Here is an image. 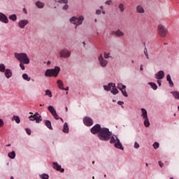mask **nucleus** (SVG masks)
<instances>
[{
  "instance_id": "nucleus-46",
  "label": "nucleus",
  "mask_w": 179,
  "mask_h": 179,
  "mask_svg": "<svg viewBox=\"0 0 179 179\" xmlns=\"http://www.w3.org/2000/svg\"><path fill=\"white\" fill-rule=\"evenodd\" d=\"M106 5H111L113 3V1L108 0L105 2Z\"/></svg>"
},
{
  "instance_id": "nucleus-24",
  "label": "nucleus",
  "mask_w": 179,
  "mask_h": 179,
  "mask_svg": "<svg viewBox=\"0 0 179 179\" xmlns=\"http://www.w3.org/2000/svg\"><path fill=\"white\" fill-rule=\"evenodd\" d=\"M115 36L117 37H123L124 36V32H122L121 30L117 29L116 31H115Z\"/></svg>"
},
{
  "instance_id": "nucleus-9",
  "label": "nucleus",
  "mask_w": 179,
  "mask_h": 179,
  "mask_svg": "<svg viewBox=\"0 0 179 179\" xmlns=\"http://www.w3.org/2000/svg\"><path fill=\"white\" fill-rule=\"evenodd\" d=\"M48 111L52 114V115L54 117L55 120H59V116L57 113V110L52 106H49L48 107Z\"/></svg>"
},
{
  "instance_id": "nucleus-41",
  "label": "nucleus",
  "mask_w": 179,
  "mask_h": 179,
  "mask_svg": "<svg viewBox=\"0 0 179 179\" xmlns=\"http://www.w3.org/2000/svg\"><path fill=\"white\" fill-rule=\"evenodd\" d=\"M152 146H153L154 149H158V148H159V143L155 142V143H154V144L152 145Z\"/></svg>"
},
{
  "instance_id": "nucleus-58",
  "label": "nucleus",
  "mask_w": 179,
  "mask_h": 179,
  "mask_svg": "<svg viewBox=\"0 0 179 179\" xmlns=\"http://www.w3.org/2000/svg\"><path fill=\"white\" fill-rule=\"evenodd\" d=\"M100 9H101V10H103V6H101L100 7Z\"/></svg>"
},
{
  "instance_id": "nucleus-14",
  "label": "nucleus",
  "mask_w": 179,
  "mask_h": 179,
  "mask_svg": "<svg viewBox=\"0 0 179 179\" xmlns=\"http://www.w3.org/2000/svg\"><path fill=\"white\" fill-rule=\"evenodd\" d=\"M126 87H127L125 85H123L122 84L117 85V89L120 90L123 96H124V97H128V94H127V91L125 90Z\"/></svg>"
},
{
  "instance_id": "nucleus-32",
  "label": "nucleus",
  "mask_w": 179,
  "mask_h": 179,
  "mask_svg": "<svg viewBox=\"0 0 179 179\" xmlns=\"http://www.w3.org/2000/svg\"><path fill=\"white\" fill-rule=\"evenodd\" d=\"M148 85H150V86H151V87H152V89H153V90H157V85H156V83H148Z\"/></svg>"
},
{
  "instance_id": "nucleus-13",
  "label": "nucleus",
  "mask_w": 179,
  "mask_h": 179,
  "mask_svg": "<svg viewBox=\"0 0 179 179\" xmlns=\"http://www.w3.org/2000/svg\"><path fill=\"white\" fill-rule=\"evenodd\" d=\"M83 122L87 127H92L93 125V120L89 117H84Z\"/></svg>"
},
{
  "instance_id": "nucleus-47",
  "label": "nucleus",
  "mask_w": 179,
  "mask_h": 179,
  "mask_svg": "<svg viewBox=\"0 0 179 179\" xmlns=\"http://www.w3.org/2000/svg\"><path fill=\"white\" fill-rule=\"evenodd\" d=\"M3 127V120L0 119V127Z\"/></svg>"
},
{
  "instance_id": "nucleus-26",
  "label": "nucleus",
  "mask_w": 179,
  "mask_h": 179,
  "mask_svg": "<svg viewBox=\"0 0 179 179\" xmlns=\"http://www.w3.org/2000/svg\"><path fill=\"white\" fill-rule=\"evenodd\" d=\"M141 113H142V117L143 118H148V111H146V109L142 108Z\"/></svg>"
},
{
  "instance_id": "nucleus-34",
  "label": "nucleus",
  "mask_w": 179,
  "mask_h": 179,
  "mask_svg": "<svg viewBox=\"0 0 179 179\" xmlns=\"http://www.w3.org/2000/svg\"><path fill=\"white\" fill-rule=\"evenodd\" d=\"M22 78L24 80H27V82H30V80L31 79L27 73H24L22 75Z\"/></svg>"
},
{
  "instance_id": "nucleus-63",
  "label": "nucleus",
  "mask_w": 179,
  "mask_h": 179,
  "mask_svg": "<svg viewBox=\"0 0 179 179\" xmlns=\"http://www.w3.org/2000/svg\"><path fill=\"white\" fill-rule=\"evenodd\" d=\"M92 164H94V161L92 162Z\"/></svg>"
},
{
  "instance_id": "nucleus-61",
  "label": "nucleus",
  "mask_w": 179,
  "mask_h": 179,
  "mask_svg": "<svg viewBox=\"0 0 179 179\" xmlns=\"http://www.w3.org/2000/svg\"><path fill=\"white\" fill-rule=\"evenodd\" d=\"M6 146H10V144L6 145Z\"/></svg>"
},
{
  "instance_id": "nucleus-29",
  "label": "nucleus",
  "mask_w": 179,
  "mask_h": 179,
  "mask_svg": "<svg viewBox=\"0 0 179 179\" xmlns=\"http://www.w3.org/2000/svg\"><path fill=\"white\" fill-rule=\"evenodd\" d=\"M45 124L49 129H52V126L51 125V122L50 120L45 121Z\"/></svg>"
},
{
  "instance_id": "nucleus-33",
  "label": "nucleus",
  "mask_w": 179,
  "mask_h": 179,
  "mask_svg": "<svg viewBox=\"0 0 179 179\" xmlns=\"http://www.w3.org/2000/svg\"><path fill=\"white\" fill-rule=\"evenodd\" d=\"M8 157H10V159H15V157H16V153L15 152V151H12L11 152H9Z\"/></svg>"
},
{
  "instance_id": "nucleus-64",
  "label": "nucleus",
  "mask_w": 179,
  "mask_h": 179,
  "mask_svg": "<svg viewBox=\"0 0 179 179\" xmlns=\"http://www.w3.org/2000/svg\"><path fill=\"white\" fill-rule=\"evenodd\" d=\"M131 63L134 64V60L131 61Z\"/></svg>"
},
{
  "instance_id": "nucleus-15",
  "label": "nucleus",
  "mask_w": 179,
  "mask_h": 179,
  "mask_svg": "<svg viewBox=\"0 0 179 179\" xmlns=\"http://www.w3.org/2000/svg\"><path fill=\"white\" fill-rule=\"evenodd\" d=\"M27 24H29V20H22L18 22V25L20 29H24Z\"/></svg>"
},
{
  "instance_id": "nucleus-2",
  "label": "nucleus",
  "mask_w": 179,
  "mask_h": 179,
  "mask_svg": "<svg viewBox=\"0 0 179 179\" xmlns=\"http://www.w3.org/2000/svg\"><path fill=\"white\" fill-rule=\"evenodd\" d=\"M14 55H15L16 59H17V61H19V62L25 64V65H29V64H30V59L27 56V54H26V53H14Z\"/></svg>"
},
{
  "instance_id": "nucleus-28",
  "label": "nucleus",
  "mask_w": 179,
  "mask_h": 179,
  "mask_svg": "<svg viewBox=\"0 0 179 179\" xmlns=\"http://www.w3.org/2000/svg\"><path fill=\"white\" fill-rule=\"evenodd\" d=\"M13 121H15L17 124H20V118L19 116L14 115L12 118Z\"/></svg>"
},
{
  "instance_id": "nucleus-50",
  "label": "nucleus",
  "mask_w": 179,
  "mask_h": 179,
  "mask_svg": "<svg viewBox=\"0 0 179 179\" xmlns=\"http://www.w3.org/2000/svg\"><path fill=\"white\" fill-rule=\"evenodd\" d=\"M117 104H119V106H122V104H124V102L123 101H119L117 102Z\"/></svg>"
},
{
  "instance_id": "nucleus-48",
  "label": "nucleus",
  "mask_w": 179,
  "mask_h": 179,
  "mask_svg": "<svg viewBox=\"0 0 179 179\" xmlns=\"http://www.w3.org/2000/svg\"><path fill=\"white\" fill-rule=\"evenodd\" d=\"M96 15H101V10H96Z\"/></svg>"
},
{
  "instance_id": "nucleus-21",
  "label": "nucleus",
  "mask_w": 179,
  "mask_h": 179,
  "mask_svg": "<svg viewBox=\"0 0 179 179\" xmlns=\"http://www.w3.org/2000/svg\"><path fill=\"white\" fill-rule=\"evenodd\" d=\"M59 3H65V6L63 7L64 10H66L69 6H68V0H59L58 1Z\"/></svg>"
},
{
  "instance_id": "nucleus-42",
  "label": "nucleus",
  "mask_w": 179,
  "mask_h": 179,
  "mask_svg": "<svg viewBox=\"0 0 179 179\" xmlns=\"http://www.w3.org/2000/svg\"><path fill=\"white\" fill-rule=\"evenodd\" d=\"M104 58L107 59L108 58H110V54L107 52H104Z\"/></svg>"
},
{
  "instance_id": "nucleus-17",
  "label": "nucleus",
  "mask_w": 179,
  "mask_h": 179,
  "mask_svg": "<svg viewBox=\"0 0 179 179\" xmlns=\"http://www.w3.org/2000/svg\"><path fill=\"white\" fill-rule=\"evenodd\" d=\"M164 78V71H159L157 74L155 75V79L157 80H162Z\"/></svg>"
},
{
  "instance_id": "nucleus-55",
  "label": "nucleus",
  "mask_w": 179,
  "mask_h": 179,
  "mask_svg": "<svg viewBox=\"0 0 179 179\" xmlns=\"http://www.w3.org/2000/svg\"><path fill=\"white\" fill-rule=\"evenodd\" d=\"M47 65H51V62H50V61H48V62H47Z\"/></svg>"
},
{
  "instance_id": "nucleus-44",
  "label": "nucleus",
  "mask_w": 179,
  "mask_h": 179,
  "mask_svg": "<svg viewBox=\"0 0 179 179\" xmlns=\"http://www.w3.org/2000/svg\"><path fill=\"white\" fill-rule=\"evenodd\" d=\"M25 131L28 135H31V130L30 129H25Z\"/></svg>"
},
{
  "instance_id": "nucleus-5",
  "label": "nucleus",
  "mask_w": 179,
  "mask_h": 179,
  "mask_svg": "<svg viewBox=\"0 0 179 179\" xmlns=\"http://www.w3.org/2000/svg\"><path fill=\"white\" fill-rule=\"evenodd\" d=\"M157 31L160 37H166L169 33V30L166 27L162 24H159L157 27Z\"/></svg>"
},
{
  "instance_id": "nucleus-8",
  "label": "nucleus",
  "mask_w": 179,
  "mask_h": 179,
  "mask_svg": "<svg viewBox=\"0 0 179 179\" xmlns=\"http://www.w3.org/2000/svg\"><path fill=\"white\" fill-rule=\"evenodd\" d=\"M29 120L30 121H36V124H40V122L43 121V118L38 113H36L34 115L29 116Z\"/></svg>"
},
{
  "instance_id": "nucleus-11",
  "label": "nucleus",
  "mask_w": 179,
  "mask_h": 179,
  "mask_svg": "<svg viewBox=\"0 0 179 179\" xmlns=\"http://www.w3.org/2000/svg\"><path fill=\"white\" fill-rule=\"evenodd\" d=\"M59 54L61 58H69V57H71V52L66 49L62 50Z\"/></svg>"
},
{
  "instance_id": "nucleus-54",
  "label": "nucleus",
  "mask_w": 179,
  "mask_h": 179,
  "mask_svg": "<svg viewBox=\"0 0 179 179\" xmlns=\"http://www.w3.org/2000/svg\"><path fill=\"white\" fill-rule=\"evenodd\" d=\"M140 70H141V71H143V65H142V64L141 65V66H140Z\"/></svg>"
},
{
  "instance_id": "nucleus-56",
  "label": "nucleus",
  "mask_w": 179,
  "mask_h": 179,
  "mask_svg": "<svg viewBox=\"0 0 179 179\" xmlns=\"http://www.w3.org/2000/svg\"><path fill=\"white\" fill-rule=\"evenodd\" d=\"M59 120H61V121L64 122V119H62V117H59Z\"/></svg>"
},
{
  "instance_id": "nucleus-7",
  "label": "nucleus",
  "mask_w": 179,
  "mask_h": 179,
  "mask_svg": "<svg viewBox=\"0 0 179 179\" xmlns=\"http://www.w3.org/2000/svg\"><path fill=\"white\" fill-rule=\"evenodd\" d=\"M83 16H80L78 18L76 17H73L72 18L70 19L71 23H73V24H76L75 29L78 27V26L82 24L83 23L84 20Z\"/></svg>"
},
{
  "instance_id": "nucleus-39",
  "label": "nucleus",
  "mask_w": 179,
  "mask_h": 179,
  "mask_svg": "<svg viewBox=\"0 0 179 179\" xmlns=\"http://www.w3.org/2000/svg\"><path fill=\"white\" fill-rule=\"evenodd\" d=\"M40 177L42 179H48L49 178V176L48 175L45 174V173H43L42 175H40Z\"/></svg>"
},
{
  "instance_id": "nucleus-37",
  "label": "nucleus",
  "mask_w": 179,
  "mask_h": 179,
  "mask_svg": "<svg viewBox=\"0 0 179 179\" xmlns=\"http://www.w3.org/2000/svg\"><path fill=\"white\" fill-rule=\"evenodd\" d=\"M5 69H6L5 64H0V72H5V71H6Z\"/></svg>"
},
{
  "instance_id": "nucleus-45",
  "label": "nucleus",
  "mask_w": 179,
  "mask_h": 179,
  "mask_svg": "<svg viewBox=\"0 0 179 179\" xmlns=\"http://www.w3.org/2000/svg\"><path fill=\"white\" fill-rule=\"evenodd\" d=\"M134 148L139 149V143H138V142L134 143Z\"/></svg>"
},
{
  "instance_id": "nucleus-38",
  "label": "nucleus",
  "mask_w": 179,
  "mask_h": 179,
  "mask_svg": "<svg viewBox=\"0 0 179 179\" xmlns=\"http://www.w3.org/2000/svg\"><path fill=\"white\" fill-rule=\"evenodd\" d=\"M173 97H175V99H178V100H179V92H173Z\"/></svg>"
},
{
  "instance_id": "nucleus-1",
  "label": "nucleus",
  "mask_w": 179,
  "mask_h": 179,
  "mask_svg": "<svg viewBox=\"0 0 179 179\" xmlns=\"http://www.w3.org/2000/svg\"><path fill=\"white\" fill-rule=\"evenodd\" d=\"M113 134L107 128H102L98 134V138L100 141H110L113 138Z\"/></svg>"
},
{
  "instance_id": "nucleus-59",
  "label": "nucleus",
  "mask_w": 179,
  "mask_h": 179,
  "mask_svg": "<svg viewBox=\"0 0 179 179\" xmlns=\"http://www.w3.org/2000/svg\"><path fill=\"white\" fill-rule=\"evenodd\" d=\"M29 114H31V115H34L32 112H30Z\"/></svg>"
},
{
  "instance_id": "nucleus-6",
  "label": "nucleus",
  "mask_w": 179,
  "mask_h": 179,
  "mask_svg": "<svg viewBox=\"0 0 179 179\" xmlns=\"http://www.w3.org/2000/svg\"><path fill=\"white\" fill-rule=\"evenodd\" d=\"M104 90H106V92H110L111 90V93L113 94H117L118 93V90L117 89V87H115V84L110 83L108 85L103 86Z\"/></svg>"
},
{
  "instance_id": "nucleus-49",
  "label": "nucleus",
  "mask_w": 179,
  "mask_h": 179,
  "mask_svg": "<svg viewBox=\"0 0 179 179\" xmlns=\"http://www.w3.org/2000/svg\"><path fill=\"white\" fill-rule=\"evenodd\" d=\"M157 83L159 86H162V80H157Z\"/></svg>"
},
{
  "instance_id": "nucleus-18",
  "label": "nucleus",
  "mask_w": 179,
  "mask_h": 179,
  "mask_svg": "<svg viewBox=\"0 0 179 179\" xmlns=\"http://www.w3.org/2000/svg\"><path fill=\"white\" fill-rule=\"evenodd\" d=\"M136 11L137 12V13H145V8H143V6L141 5H137L136 7Z\"/></svg>"
},
{
  "instance_id": "nucleus-3",
  "label": "nucleus",
  "mask_w": 179,
  "mask_h": 179,
  "mask_svg": "<svg viewBox=\"0 0 179 179\" xmlns=\"http://www.w3.org/2000/svg\"><path fill=\"white\" fill-rule=\"evenodd\" d=\"M59 71H61V69L58 66H56L53 69H48L45 73V76H47L48 78H51V76L57 78L58 73H59Z\"/></svg>"
},
{
  "instance_id": "nucleus-31",
  "label": "nucleus",
  "mask_w": 179,
  "mask_h": 179,
  "mask_svg": "<svg viewBox=\"0 0 179 179\" xmlns=\"http://www.w3.org/2000/svg\"><path fill=\"white\" fill-rule=\"evenodd\" d=\"M144 125L148 128L150 126V123L149 122V119L148 117H144Z\"/></svg>"
},
{
  "instance_id": "nucleus-12",
  "label": "nucleus",
  "mask_w": 179,
  "mask_h": 179,
  "mask_svg": "<svg viewBox=\"0 0 179 179\" xmlns=\"http://www.w3.org/2000/svg\"><path fill=\"white\" fill-rule=\"evenodd\" d=\"M98 59L101 66H102V68H106V66H107V64H108V62L104 59L102 55H101Z\"/></svg>"
},
{
  "instance_id": "nucleus-51",
  "label": "nucleus",
  "mask_w": 179,
  "mask_h": 179,
  "mask_svg": "<svg viewBox=\"0 0 179 179\" xmlns=\"http://www.w3.org/2000/svg\"><path fill=\"white\" fill-rule=\"evenodd\" d=\"M158 163H159V166L160 167H163V162H162L159 161Z\"/></svg>"
},
{
  "instance_id": "nucleus-4",
  "label": "nucleus",
  "mask_w": 179,
  "mask_h": 179,
  "mask_svg": "<svg viewBox=\"0 0 179 179\" xmlns=\"http://www.w3.org/2000/svg\"><path fill=\"white\" fill-rule=\"evenodd\" d=\"M110 143H114L115 148L116 149H120V150H124V147H122V143H121V141L120 139H118V137L117 136H112L110 141Z\"/></svg>"
},
{
  "instance_id": "nucleus-16",
  "label": "nucleus",
  "mask_w": 179,
  "mask_h": 179,
  "mask_svg": "<svg viewBox=\"0 0 179 179\" xmlns=\"http://www.w3.org/2000/svg\"><path fill=\"white\" fill-rule=\"evenodd\" d=\"M0 22L3 23H8L9 20H8V17L5 15V14L0 13Z\"/></svg>"
},
{
  "instance_id": "nucleus-19",
  "label": "nucleus",
  "mask_w": 179,
  "mask_h": 179,
  "mask_svg": "<svg viewBox=\"0 0 179 179\" xmlns=\"http://www.w3.org/2000/svg\"><path fill=\"white\" fill-rule=\"evenodd\" d=\"M53 168L57 170V171H60L61 173H64V169H61V166L58 164L57 162H53Z\"/></svg>"
},
{
  "instance_id": "nucleus-23",
  "label": "nucleus",
  "mask_w": 179,
  "mask_h": 179,
  "mask_svg": "<svg viewBox=\"0 0 179 179\" xmlns=\"http://www.w3.org/2000/svg\"><path fill=\"white\" fill-rule=\"evenodd\" d=\"M117 8H118L120 12H121V13H122L125 10V7L124 6V3H119Z\"/></svg>"
},
{
  "instance_id": "nucleus-60",
  "label": "nucleus",
  "mask_w": 179,
  "mask_h": 179,
  "mask_svg": "<svg viewBox=\"0 0 179 179\" xmlns=\"http://www.w3.org/2000/svg\"><path fill=\"white\" fill-rule=\"evenodd\" d=\"M66 111H68V107H66Z\"/></svg>"
},
{
  "instance_id": "nucleus-22",
  "label": "nucleus",
  "mask_w": 179,
  "mask_h": 179,
  "mask_svg": "<svg viewBox=\"0 0 179 179\" xmlns=\"http://www.w3.org/2000/svg\"><path fill=\"white\" fill-rule=\"evenodd\" d=\"M166 80L167 82H169L171 87H173L174 86V83H173V80H171V76H170V74H168L166 76Z\"/></svg>"
},
{
  "instance_id": "nucleus-30",
  "label": "nucleus",
  "mask_w": 179,
  "mask_h": 179,
  "mask_svg": "<svg viewBox=\"0 0 179 179\" xmlns=\"http://www.w3.org/2000/svg\"><path fill=\"white\" fill-rule=\"evenodd\" d=\"M57 85H58L59 89H61L62 90V89H64V83H62V80H58Z\"/></svg>"
},
{
  "instance_id": "nucleus-62",
  "label": "nucleus",
  "mask_w": 179,
  "mask_h": 179,
  "mask_svg": "<svg viewBox=\"0 0 179 179\" xmlns=\"http://www.w3.org/2000/svg\"><path fill=\"white\" fill-rule=\"evenodd\" d=\"M145 165H146V167H148V163H146Z\"/></svg>"
},
{
  "instance_id": "nucleus-57",
  "label": "nucleus",
  "mask_w": 179,
  "mask_h": 179,
  "mask_svg": "<svg viewBox=\"0 0 179 179\" xmlns=\"http://www.w3.org/2000/svg\"><path fill=\"white\" fill-rule=\"evenodd\" d=\"M103 15H106V11H102Z\"/></svg>"
},
{
  "instance_id": "nucleus-52",
  "label": "nucleus",
  "mask_w": 179,
  "mask_h": 179,
  "mask_svg": "<svg viewBox=\"0 0 179 179\" xmlns=\"http://www.w3.org/2000/svg\"><path fill=\"white\" fill-rule=\"evenodd\" d=\"M62 90H66V92H68V90H69V87H67L66 88L62 89Z\"/></svg>"
},
{
  "instance_id": "nucleus-35",
  "label": "nucleus",
  "mask_w": 179,
  "mask_h": 179,
  "mask_svg": "<svg viewBox=\"0 0 179 179\" xmlns=\"http://www.w3.org/2000/svg\"><path fill=\"white\" fill-rule=\"evenodd\" d=\"M10 20H13V22H15V20H17V17L15 14H13L9 16Z\"/></svg>"
},
{
  "instance_id": "nucleus-40",
  "label": "nucleus",
  "mask_w": 179,
  "mask_h": 179,
  "mask_svg": "<svg viewBox=\"0 0 179 179\" xmlns=\"http://www.w3.org/2000/svg\"><path fill=\"white\" fill-rule=\"evenodd\" d=\"M144 54H145L147 59H149V54H148V48H144Z\"/></svg>"
},
{
  "instance_id": "nucleus-20",
  "label": "nucleus",
  "mask_w": 179,
  "mask_h": 179,
  "mask_svg": "<svg viewBox=\"0 0 179 179\" xmlns=\"http://www.w3.org/2000/svg\"><path fill=\"white\" fill-rule=\"evenodd\" d=\"M4 75L7 79H9V78H12V70L7 69L6 71H4Z\"/></svg>"
},
{
  "instance_id": "nucleus-10",
  "label": "nucleus",
  "mask_w": 179,
  "mask_h": 179,
  "mask_svg": "<svg viewBox=\"0 0 179 179\" xmlns=\"http://www.w3.org/2000/svg\"><path fill=\"white\" fill-rule=\"evenodd\" d=\"M101 129H103L101 126L99 124H96L91 128V132L93 134V135H96V134H100Z\"/></svg>"
},
{
  "instance_id": "nucleus-27",
  "label": "nucleus",
  "mask_w": 179,
  "mask_h": 179,
  "mask_svg": "<svg viewBox=\"0 0 179 179\" xmlns=\"http://www.w3.org/2000/svg\"><path fill=\"white\" fill-rule=\"evenodd\" d=\"M36 6L37 8H39L40 9L44 8V3L41 2V1H36Z\"/></svg>"
},
{
  "instance_id": "nucleus-53",
  "label": "nucleus",
  "mask_w": 179,
  "mask_h": 179,
  "mask_svg": "<svg viewBox=\"0 0 179 179\" xmlns=\"http://www.w3.org/2000/svg\"><path fill=\"white\" fill-rule=\"evenodd\" d=\"M23 11L24 12L25 15H27V10L26 8H23Z\"/></svg>"
},
{
  "instance_id": "nucleus-36",
  "label": "nucleus",
  "mask_w": 179,
  "mask_h": 179,
  "mask_svg": "<svg viewBox=\"0 0 179 179\" xmlns=\"http://www.w3.org/2000/svg\"><path fill=\"white\" fill-rule=\"evenodd\" d=\"M45 96H48V97H52V93L49 90H46L45 92Z\"/></svg>"
},
{
  "instance_id": "nucleus-25",
  "label": "nucleus",
  "mask_w": 179,
  "mask_h": 179,
  "mask_svg": "<svg viewBox=\"0 0 179 179\" xmlns=\"http://www.w3.org/2000/svg\"><path fill=\"white\" fill-rule=\"evenodd\" d=\"M63 132H65L66 134H68L69 131V127H68V123L65 122L64 126H63Z\"/></svg>"
},
{
  "instance_id": "nucleus-43",
  "label": "nucleus",
  "mask_w": 179,
  "mask_h": 179,
  "mask_svg": "<svg viewBox=\"0 0 179 179\" xmlns=\"http://www.w3.org/2000/svg\"><path fill=\"white\" fill-rule=\"evenodd\" d=\"M20 67L21 68V69H22V71H24V69H26V68L24 67V64L21 63V62H20Z\"/></svg>"
}]
</instances>
